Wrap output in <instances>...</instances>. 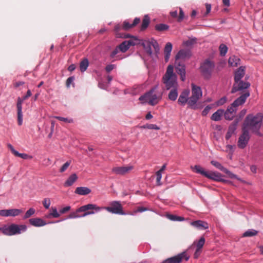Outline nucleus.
<instances>
[{
  "mask_svg": "<svg viewBox=\"0 0 263 263\" xmlns=\"http://www.w3.org/2000/svg\"><path fill=\"white\" fill-rule=\"evenodd\" d=\"M262 120V116H247L237 142V146L239 148L244 149L247 146L250 139L249 129L252 130L258 136H262V134L259 132Z\"/></svg>",
  "mask_w": 263,
  "mask_h": 263,
  "instance_id": "f257e3e1",
  "label": "nucleus"
},
{
  "mask_svg": "<svg viewBox=\"0 0 263 263\" xmlns=\"http://www.w3.org/2000/svg\"><path fill=\"white\" fill-rule=\"evenodd\" d=\"M162 82L164 85V88L170 90L174 88H179V85L177 80V76L174 72V67L169 65L166 72L162 77Z\"/></svg>",
  "mask_w": 263,
  "mask_h": 263,
  "instance_id": "f03ea898",
  "label": "nucleus"
},
{
  "mask_svg": "<svg viewBox=\"0 0 263 263\" xmlns=\"http://www.w3.org/2000/svg\"><path fill=\"white\" fill-rule=\"evenodd\" d=\"M157 86L152 88L148 92L141 96L139 100L142 103H146L154 106L158 104L162 98L161 92L156 91Z\"/></svg>",
  "mask_w": 263,
  "mask_h": 263,
  "instance_id": "7ed1b4c3",
  "label": "nucleus"
},
{
  "mask_svg": "<svg viewBox=\"0 0 263 263\" xmlns=\"http://www.w3.org/2000/svg\"><path fill=\"white\" fill-rule=\"evenodd\" d=\"M26 229L27 226L26 225L11 224L7 227L0 228V231L6 235H14L20 234L21 231H25Z\"/></svg>",
  "mask_w": 263,
  "mask_h": 263,
  "instance_id": "20e7f679",
  "label": "nucleus"
},
{
  "mask_svg": "<svg viewBox=\"0 0 263 263\" xmlns=\"http://www.w3.org/2000/svg\"><path fill=\"white\" fill-rule=\"evenodd\" d=\"M250 96L249 92H245L238 98H237L235 101L231 104V106L229 107L227 111L224 113V115H226L227 114H233L236 110V107L239 105H240L245 103L246 99Z\"/></svg>",
  "mask_w": 263,
  "mask_h": 263,
  "instance_id": "39448f33",
  "label": "nucleus"
},
{
  "mask_svg": "<svg viewBox=\"0 0 263 263\" xmlns=\"http://www.w3.org/2000/svg\"><path fill=\"white\" fill-rule=\"evenodd\" d=\"M215 65L214 62L206 60L201 65V71L204 77L207 79L209 78L213 70Z\"/></svg>",
  "mask_w": 263,
  "mask_h": 263,
  "instance_id": "423d86ee",
  "label": "nucleus"
},
{
  "mask_svg": "<svg viewBox=\"0 0 263 263\" xmlns=\"http://www.w3.org/2000/svg\"><path fill=\"white\" fill-rule=\"evenodd\" d=\"M129 38H130L129 40L123 42L118 46L119 49L122 52H126L130 46H135L139 44V40L136 37L130 36Z\"/></svg>",
  "mask_w": 263,
  "mask_h": 263,
  "instance_id": "0eeeda50",
  "label": "nucleus"
},
{
  "mask_svg": "<svg viewBox=\"0 0 263 263\" xmlns=\"http://www.w3.org/2000/svg\"><path fill=\"white\" fill-rule=\"evenodd\" d=\"M211 163L213 165H214V166L217 167V168L223 171L224 173H225L226 174H227L230 178H235L243 183H246L247 184H251L250 183L247 182L246 181L242 180L241 179L237 177L236 175H235V174L231 173L230 171H229L227 168H224L219 162L215 161V160H212L211 161Z\"/></svg>",
  "mask_w": 263,
  "mask_h": 263,
  "instance_id": "6e6552de",
  "label": "nucleus"
},
{
  "mask_svg": "<svg viewBox=\"0 0 263 263\" xmlns=\"http://www.w3.org/2000/svg\"><path fill=\"white\" fill-rule=\"evenodd\" d=\"M105 209L108 212L115 214H119L124 215V212L123 210V208L121 204L118 201H114L111 202L109 206L105 208Z\"/></svg>",
  "mask_w": 263,
  "mask_h": 263,
  "instance_id": "1a4fd4ad",
  "label": "nucleus"
},
{
  "mask_svg": "<svg viewBox=\"0 0 263 263\" xmlns=\"http://www.w3.org/2000/svg\"><path fill=\"white\" fill-rule=\"evenodd\" d=\"M223 176L219 173L218 172H210L208 173L206 177L210 179L216 181H220L226 183H228L230 184H233L232 181L230 180H225L222 178Z\"/></svg>",
  "mask_w": 263,
  "mask_h": 263,
  "instance_id": "9d476101",
  "label": "nucleus"
},
{
  "mask_svg": "<svg viewBox=\"0 0 263 263\" xmlns=\"http://www.w3.org/2000/svg\"><path fill=\"white\" fill-rule=\"evenodd\" d=\"M250 84L248 82H243L240 80L238 82H234L233 88L231 90V93H234L237 91L242 90L249 87Z\"/></svg>",
  "mask_w": 263,
  "mask_h": 263,
  "instance_id": "9b49d317",
  "label": "nucleus"
},
{
  "mask_svg": "<svg viewBox=\"0 0 263 263\" xmlns=\"http://www.w3.org/2000/svg\"><path fill=\"white\" fill-rule=\"evenodd\" d=\"M133 166L115 167L111 170L112 172L116 175H124L133 169Z\"/></svg>",
  "mask_w": 263,
  "mask_h": 263,
  "instance_id": "f8f14e48",
  "label": "nucleus"
},
{
  "mask_svg": "<svg viewBox=\"0 0 263 263\" xmlns=\"http://www.w3.org/2000/svg\"><path fill=\"white\" fill-rule=\"evenodd\" d=\"M190 93V91L188 89L184 90L180 94L179 99L178 100V102L179 104L184 105L186 103H187L188 100V96Z\"/></svg>",
  "mask_w": 263,
  "mask_h": 263,
  "instance_id": "ddd939ff",
  "label": "nucleus"
},
{
  "mask_svg": "<svg viewBox=\"0 0 263 263\" xmlns=\"http://www.w3.org/2000/svg\"><path fill=\"white\" fill-rule=\"evenodd\" d=\"M191 86L192 96L196 97L197 98L199 99L202 97V92L201 88L199 86L195 85L193 83L191 84Z\"/></svg>",
  "mask_w": 263,
  "mask_h": 263,
  "instance_id": "4468645a",
  "label": "nucleus"
},
{
  "mask_svg": "<svg viewBox=\"0 0 263 263\" xmlns=\"http://www.w3.org/2000/svg\"><path fill=\"white\" fill-rule=\"evenodd\" d=\"M245 67L240 66L235 72L234 76L235 82H239L243 77L245 73Z\"/></svg>",
  "mask_w": 263,
  "mask_h": 263,
  "instance_id": "2eb2a0df",
  "label": "nucleus"
},
{
  "mask_svg": "<svg viewBox=\"0 0 263 263\" xmlns=\"http://www.w3.org/2000/svg\"><path fill=\"white\" fill-rule=\"evenodd\" d=\"M177 73L180 76L181 81L185 80V68L184 65L179 64L176 67Z\"/></svg>",
  "mask_w": 263,
  "mask_h": 263,
  "instance_id": "dca6fc26",
  "label": "nucleus"
},
{
  "mask_svg": "<svg viewBox=\"0 0 263 263\" xmlns=\"http://www.w3.org/2000/svg\"><path fill=\"white\" fill-rule=\"evenodd\" d=\"M191 224L195 227L204 230L209 228V224L206 222L200 220L194 221Z\"/></svg>",
  "mask_w": 263,
  "mask_h": 263,
  "instance_id": "f3484780",
  "label": "nucleus"
},
{
  "mask_svg": "<svg viewBox=\"0 0 263 263\" xmlns=\"http://www.w3.org/2000/svg\"><path fill=\"white\" fill-rule=\"evenodd\" d=\"M29 221L31 225L35 227L43 226L46 224L44 220L40 218H31L29 220Z\"/></svg>",
  "mask_w": 263,
  "mask_h": 263,
  "instance_id": "a211bd4d",
  "label": "nucleus"
},
{
  "mask_svg": "<svg viewBox=\"0 0 263 263\" xmlns=\"http://www.w3.org/2000/svg\"><path fill=\"white\" fill-rule=\"evenodd\" d=\"M140 21V18H137V17H136L134 19L132 24H130L127 21H124L123 24V29L124 30H127L132 28H133L134 27L136 26L138 24H139Z\"/></svg>",
  "mask_w": 263,
  "mask_h": 263,
  "instance_id": "6ab92c4d",
  "label": "nucleus"
},
{
  "mask_svg": "<svg viewBox=\"0 0 263 263\" xmlns=\"http://www.w3.org/2000/svg\"><path fill=\"white\" fill-rule=\"evenodd\" d=\"M198 99L191 96L188 98L187 104L192 109H196L199 108L198 105L197 104Z\"/></svg>",
  "mask_w": 263,
  "mask_h": 263,
  "instance_id": "aec40b11",
  "label": "nucleus"
},
{
  "mask_svg": "<svg viewBox=\"0 0 263 263\" xmlns=\"http://www.w3.org/2000/svg\"><path fill=\"white\" fill-rule=\"evenodd\" d=\"M170 15L173 18H177V21L179 22H181L184 17V12L181 8H179V15L178 16L177 11L176 10L171 11Z\"/></svg>",
  "mask_w": 263,
  "mask_h": 263,
  "instance_id": "412c9836",
  "label": "nucleus"
},
{
  "mask_svg": "<svg viewBox=\"0 0 263 263\" xmlns=\"http://www.w3.org/2000/svg\"><path fill=\"white\" fill-rule=\"evenodd\" d=\"M172 50V44L170 42H168L165 45L164 53L165 62H167L170 59L171 52Z\"/></svg>",
  "mask_w": 263,
  "mask_h": 263,
  "instance_id": "4be33fe9",
  "label": "nucleus"
},
{
  "mask_svg": "<svg viewBox=\"0 0 263 263\" xmlns=\"http://www.w3.org/2000/svg\"><path fill=\"white\" fill-rule=\"evenodd\" d=\"M191 56V52L189 50H181L176 55V59L189 58Z\"/></svg>",
  "mask_w": 263,
  "mask_h": 263,
  "instance_id": "5701e85b",
  "label": "nucleus"
},
{
  "mask_svg": "<svg viewBox=\"0 0 263 263\" xmlns=\"http://www.w3.org/2000/svg\"><path fill=\"white\" fill-rule=\"evenodd\" d=\"M123 29V26H122L120 24H117L115 26L114 30L116 32V36L117 37H121V38H128L130 37V35L129 34H121L119 33V31L121 29Z\"/></svg>",
  "mask_w": 263,
  "mask_h": 263,
  "instance_id": "b1692460",
  "label": "nucleus"
},
{
  "mask_svg": "<svg viewBox=\"0 0 263 263\" xmlns=\"http://www.w3.org/2000/svg\"><path fill=\"white\" fill-rule=\"evenodd\" d=\"M90 192L91 190L88 187H78L75 191V193L81 195H87Z\"/></svg>",
  "mask_w": 263,
  "mask_h": 263,
  "instance_id": "393cba45",
  "label": "nucleus"
},
{
  "mask_svg": "<svg viewBox=\"0 0 263 263\" xmlns=\"http://www.w3.org/2000/svg\"><path fill=\"white\" fill-rule=\"evenodd\" d=\"M178 88H174L170 89V91L168 93V98L170 100L175 101L176 100L178 95Z\"/></svg>",
  "mask_w": 263,
  "mask_h": 263,
  "instance_id": "a878e982",
  "label": "nucleus"
},
{
  "mask_svg": "<svg viewBox=\"0 0 263 263\" xmlns=\"http://www.w3.org/2000/svg\"><path fill=\"white\" fill-rule=\"evenodd\" d=\"M78 179V177L76 174L71 175L67 180L65 181L64 185L65 186H71Z\"/></svg>",
  "mask_w": 263,
  "mask_h": 263,
  "instance_id": "bb28decb",
  "label": "nucleus"
},
{
  "mask_svg": "<svg viewBox=\"0 0 263 263\" xmlns=\"http://www.w3.org/2000/svg\"><path fill=\"white\" fill-rule=\"evenodd\" d=\"M181 262V258L177 255L164 260L162 263H180Z\"/></svg>",
  "mask_w": 263,
  "mask_h": 263,
  "instance_id": "cd10ccee",
  "label": "nucleus"
},
{
  "mask_svg": "<svg viewBox=\"0 0 263 263\" xmlns=\"http://www.w3.org/2000/svg\"><path fill=\"white\" fill-rule=\"evenodd\" d=\"M240 59L235 55L229 58L228 63L231 66H237L239 64Z\"/></svg>",
  "mask_w": 263,
  "mask_h": 263,
  "instance_id": "c85d7f7f",
  "label": "nucleus"
},
{
  "mask_svg": "<svg viewBox=\"0 0 263 263\" xmlns=\"http://www.w3.org/2000/svg\"><path fill=\"white\" fill-rule=\"evenodd\" d=\"M142 45L146 51V53L149 55H151L152 53L151 42L145 41L142 43Z\"/></svg>",
  "mask_w": 263,
  "mask_h": 263,
  "instance_id": "c756f323",
  "label": "nucleus"
},
{
  "mask_svg": "<svg viewBox=\"0 0 263 263\" xmlns=\"http://www.w3.org/2000/svg\"><path fill=\"white\" fill-rule=\"evenodd\" d=\"M89 65L88 60L87 59H83L80 63V68L82 72L85 71Z\"/></svg>",
  "mask_w": 263,
  "mask_h": 263,
  "instance_id": "7c9ffc66",
  "label": "nucleus"
},
{
  "mask_svg": "<svg viewBox=\"0 0 263 263\" xmlns=\"http://www.w3.org/2000/svg\"><path fill=\"white\" fill-rule=\"evenodd\" d=\"M10 148L11 149V150L12 151V153L16 156H18V157H20L23 159H31L32 158V157L31 156H30L27 154H20V153H18L17 151H16L15 150H14V149L12 147V146H10Z\"/></svg>",
  "mask_w": 263,
  "mask_h": 263,
  "instance_id": "2f4dec72",
  "label": "nucleus"
},
{
  "mask_svg": "<svg viewBox=\"0 0 263 263\" xmlns=\"http://www.w3.org/2000/svg\"><path fill=\"white\" fill-rule=\"evenodd\" d=\"M149 17L147 15H145L143 18L142 23L141 25V30H145L149 24Z\"/></svg>",
  "mask_w": 263,
  "mask_h": 263,
  "instance_id": "473e14b6",
  "label": "nucleus"
},
{
  "mask_svg": "<svg viewBox=\"0 0 263 263\" xmlns=\"http://www.w3.org/2000/svg\"><path fill=\"white\" fill-rule=\"evenodd\" d=\"M193 170L196 173H199L206 177L208 172L205 171L203 168L200 165H195L193 168Z\"/></svg>",
  "mask_w": 263,
  "mask_h": 263,
  "instance_id": "72a5a7b5",
  "label": "nucleus"
},
{
  "mask_svg": "<svg viewBox=\"0 0 263 263\" xmlns=\"http://www.w3.org/2000/svg\"><path fill=\"white\" fill-rule=\"evenodd\" d=\"M205 243V238L203 236L200 237L199 240L197 243L195 242L194 243V245H196V249L202 250V248Z\"/></svg>",
  "mask_w": 263,
  "mask_h": 263,
  "instance_id": "f704fd0d",
  "label": "nucleus"
},
{
  "mask_svg": "<svg viewBox=\"0 0 263 263\" xmlns=\"http://www.w3.org/2000/svg\"><path fill=\"white\" fill-rule=\"evenodd\" d=\"M155 29L158 31H163L167 30L169 28V26L164 24H159L155 26Z\"/></svg>",
  "mask_w": 263,
  "mask_h": 263,
  "instance_id": "c9c22d12",
  "label": "nucleus"
},
{
  "mask_svg": "<svg viewBox=\"0 0 263 263\" xmlns=\"http://www.w3.org/2000/svg\"><path fill=\"white\" fill-rule=\"evenodd\" d=\"M165 216L170 220H177V221H183L184 220V217L181 216H178L176 215H172L168 213H166Z\"/></svg>",
  "mask_w": 263,
  "mask_h": 263,
  "instance_id": "e433bc0d",
  "label": "nucleus"
},
{
  "mask_svg": "<svg viewBox=\"0 0 263 263\" xmlns=\"http://www.w3.org/2000/svg\"><path fill=\"white\" fill-rule=\"evenodd\" d=\"M235 129L236 128L234 126H231L229 127L228 131L227 132V134L226 135V138L227 140L231 138L232 135L234 134Z\"/></svg>",
  "mask_w": 263,
  "mask_h": 263,
  "instance_id": "4c0bfd02",
  "label": "nucleus"
},
{
  "mask_svg": "<svg viewBox=\"0 0 263 263\" xmlns=\"http://www.w3.org/2000/svg\"><path fill=\"white\" fill-rule=\"evenodd\" d=\"M8 216H15L18 215L22 213V211L18 209H10L8 210Z\"/></svg>",
  "mask_w": 263,
  "mask_h": 263,
  "instance_id": "58836bf2",
  "label": "nucleus"
},
{
  "mask_svg": "<svg viewBox=\"0 0 263 263\" xmlns=\"http://www.w3.org/2000/svg\"><path fill=\"white\" fill-rule=\"evenodd\" d=\"M258 232L256 230L247 231L245 232L242 236L243 237H251L255 236L257 234Z\"/></svg>",
  "mask_w": 263,
  "mask_h": 263,
  "instance_id": "ea45409f",
  "label": "nucleus"
},
{
  "mask_svg": "<svg viewBox=\"0 0 263 263\" xmlns=\"http://www.w3.org/2000/svg\"><path fill=\"white\" fill-rule=\"evenodd\" d=\"M220 53L221 56L226 55L228 51V47L224 44H221L219 46Z\"/></svg>",
  "mask_w": 263,
  "mask_h": 263,
  "instance_id": "a19ab883",
  "label": "nucleus"
},
{
  "mask_svg": "<svg viewBox=\"0 0 263 263\" xmlns=\"http://www.w3.org/2000/svg\"><path fill=\"white\" fill-rule=\"evenodd\" d=\"M35 213V210L32 209H29L25 213L24 216V219H27L30 217H31L32 215H33Z\"/></svg>",
  "mask_w": 263,
  "mask_h": 263,
  "instance_id": "79ce46f5",
  "label": "nucleus"
},
{
  "mask_svg": "<svg viewBox=\"0 0 263 263\" xmlns=\"http://www.w3.org/2000/svg\"><path fill=\"white\" fill-rule=\"evenodd\" d=\"M151 42L152 46L153 47L155 51L156 52H158L160 50V48H159V46L158 42L154 39H152L151 41Z\"/></svg>",
  "mask_w": 263,
  "mask_h": 263,
  "instance_id": "37998d69",
  "label": "nucleus"
},
{
  "mask_svg": "<svg viewBox=\"0 0 263 263\" xmlns=\"http://www.w3.org/2000/svg\"><path fill=\"white\" fill-rule=\"evenodd\" d=\"M55 118L60 121L65 123H70L72 122V120L68 118H65L63 116H55Z\"/></svg>",
  "mask_w": 263,
  "mask_h": 263,
  "instance_id": "c03bdc74",
  "label": "nucleus"
},
{
  "mask_svg": "<svg viewBox=\"0 0 263 263\" xmlns=\"http://www.w3.org/2000/svg\"><path fill=\"white\" fill-rule=\"evenodd\" d=\"M22 101L18 98L17 102V115H21L22 114Z\"/></svg>",
  "mask_w": 263,
  "mask_h": 263,
  "instance_id": "a18cd8bd",
  "label": "nucleus"
},
{
  "mask_svg": "<svg viewBox=\"0 0 263 263\" xmlns=\"http://www.w3.org/2000/svg\"><path fill=\"white\" fill-rule=\"evenodd\" d=\"M195 43H196V39H189L187 41H184L183 42V44H184V45L189 47V46H191L192 45L194 44Z\"/></svg>",
  "mask_w": 263,
  "mask_h": 263,
  "instance_id": "49530a36",
  "label": "nucleus"
},
{
  "mask_svg": "<svg viewBox=\"0 0 263 263\" xmlns=\"http://www.w3.org/2000/svg\"><path fill=\"white\" fill-rule=\"evenodd\" d=\"M212 107V105H208L205 107V108L202 111V115H206L209 113L210 109H211Z\"/></svg>",
  "mask_w": 263,
  "mask_h": 263,
  "instance_id": "de8ad7c7",
  "label": "nucleus"
},
{
  "mask_svg": "<svg viewBox=\"0 0 263 263\" xmlns=\"http://www.w3.org/2000/svg\"><path fill=\"white\" fill-rule=\"evenodd\" d=\"M178 256H179V257H181V260H182V259H183V258H185V260H186V261H187V260H189V257H189V255H187V254H186V253L185 252H182V253H180V254H178Z\"/></svg>",
  "mask_w": 263,
  "mask_h": 263,
  "instance_id": "09e8293b",
  "label": "nucleus"
},
{
  "mask_svg": "<svg viewBox=\"0 0 263 263\" xmlns=\"http://www.w3.org/2000/svg\"><path fill=\"white\" fill-rule=\"evenodd\" d=\"M156 175H157V184L158 185H160L161 184V183L160 182V180H161V173H160V171L157 172Z\"/></svg>",
  "mask_w": 263,
  "mask_h": 263,
  "instance_id": "8fccbe9b",
  "label": "nucleus"
},
{
  "mask_svg": "<svg viewBox=\"0 0 263 263\" xmlns=\"http://www.w3.org/2000/svg\"><path fill=\"white\" fill-rule=\"evenodd\" d=\"M226 101H227V98L223 97V98H221L220 99H219L217 102V105H222L223 104H224L226 102Z\"/></svg>",
  "mask_w": 263,
  "mask_h": 263,
  "instance_id": "3c124183",
  "label": "nucleus"
},
{
  "mask_svg": "<svg viewBox=\"0 0 263 263\" xmlns=\"http://www.w3.org/2000/svg\"><path fill=\"white\" fill-rule=\"evenodd\" d=\"M43 204L46 209H48L50 204V200L48 199H45L43 201Z\"/></svg>",
  "mask_w": 263,
  "mask_h": 263,
  "instance_id": "603ef678",
  "label": "nucleus"
},
{
  "mask_svg": "<svg viewBox=\"0 0 263 263\" xmlns=\"http://www.w3.org/2000/svg\"><path fill=\"white\" fill-rule=\"evenodd\" d=\"M115 66L112 64L108 65L105 67V70L107 72H109L111 71L114 68Z\"/></svg>",
  "mask_w": 263,
  "mask_h": 263,
  "instance_id": "864d4df0",
  "label": "nucleus"
},
{
  "mask_svg": "<svg viewBox=\"0 0 263 263\" xmlns=\"http://www.w3.org/2000/svg\"><path fill=\"white\" fill-rule=\"evenodd\" d=\"M70 165V162H66L61 168L60 172H63Z\"/></svg>",
  "mask_w": 263,
  "mask_h": 263,
  "instance_id": "5fc2aeb1",
  "label": "nucleus"
},
{
  "mask_svg": "<svg viewBox=\"0 0 263 263\" xmlns=\"http://www.w3.org/2000/svg\"><path fill=\"white\" fill-rule=\"evenodd\" d=\"M51 215L53 217L55 218H58L60 216L59 213L57 212V210L55 209H52V212L51 213Z\"/></svg>",
  "mask_w": 263,
  "mask_h": 263,
  "instance_id": "6e6d98bb",
  "label": "nucleus"
},
{
  "mask_svg": "<svg viewBox=\"0 0 263 263\" xmlns=\"http://www.w3.org/2000/svg\"><path fill=\"white\" fill-rule=\"evenodd\" d=\"M74 79V77H69L66 80V86L69 87L71 83L73 81Z\"/></svg>",
  "mask_w": 263,
  "mask_h": 263,
  "instance_id": "4d7b16f0",
  "label": "nucleus"
},
{
  "mask_svg": "<svg viewBox=\"0 0 263 263\" xmlns=\"http://www.w3.org/2000/svg\"><path fill=\"white\" fill-rule=\"evenodd\" d=\"M201 253V250H198V249H196L195 252L194 254V258L195 259H197L199 257Z\"/></svg>",
  "mask_w": 263,
  "mask_h": 263,
  "instance_id": "13d9d810",
  "label": "nucleus"
},
{
  "mask_svg": "<svg viewBox=\"0 0 263 263\" xmlns=\"http://www.w3.org/2000/svg\"><path fill=\"white\" fill-rule=\"evenodd\" d=\"M8 210H0V215L2 216H8Z\"/></svg>",
  "mask_w": 263,
  "mask_h": 263,
  "instance_id": "bf43d9fd",
  "label": "nucleus"
},
{
  "mask_svg": "<svg viewBox=\"0 0 263 263\" xmlns=\"http://www.w3.org/2000/svg\"><path fill=\"white\" fill-rule=\"evenodd\" d=\"M148 209L142 206L138 207L137 209L134 211L135 213L141 212L143 211H147Z\"/></svg>",
  "mask_w": 263,
  "mask_h": 263,
  "instance_id": "052dcab7",
  "label": "nucleus"
},
{
  "mask_svg": "<svg viewBox=\"0 0 263 263\" xmlns=\"http://www.w3.org/2000/svg\"><path fill=\"white\" fill-rule=\"evenodd\" d=\"M84 207L86 208V210L87 211L88 210H92L96 209L95 205L92 204H88L87 205H84Z\"/></svg>",
  "mask_w": 263,
  "mask_h": 263,
  "instance_id": "680f3d73",
  "label": "nucleus"
},
{
  "mask_svg": "<svg viewBox=\"0 0 263 263\" xmlns=\"http://www.w3.org/2000/svg\"><path fill=\"white\" fill-rule=\"evenodd\" d=\"M205 8H206V13H205V15H207L208 14H209L210 11H211V5L210 4H205Z\"/></svg>",
  "mask_w": 263,
  "mask_h": 263,
  "instance_id": "e2e57ef3",
  "label": "nucleus"
},
{
  "mask_svg": "<svg viewBox=\"0 0 263 263\" xmlns=\"http://www.w3.org/2000/svg\"><path fill=\"white\" fill-rule=\"evenodd\" d=\"M70 207L69 206H66V207L62 209L61 210H60V212L62 214L68 212L70 210Z\"/></svg>",
  "mask_w": 263,
  "mask_h": 263,
  "instance_id": "0e129e2a",
  "label": "nucleus"
},
{
  "mask_svg": "<svg viewBox=\"0 0 263 263\" xmlns=\"http://www.w3.org/2000/svg\"><path fill=\"white\" fill-rule=\"evenodd\" d=\"M31 96V91L30 90H28L26 95L23 97V100H26L27 98H28Z\"/></svg>",
  "mask_w": 263,
  "mask_h": 263,
  "instance_id": "69168bd1",
  "label": "nucleus"
},
{
  "mask_svg": "<svg viewBox=\"0 0 263 263\" xmlns=\"http://www.w3.org/2000/svg\"><path fill=\"white\" fill-rule=\"evenodd\" d=\"M24 84V82H22V81H19V82H15L14 84V87H19L20 86H21V85H23Z\"/></svg>",
  "mask_w": 263,
  "mask_h": 263,
  "instance_id": "338daca9",
  "label": "nucleus"
},
{
  "mask_svg": "<svg viewBox=\"0 0 263 263\" xmlns=\"http://www.w3.org/2000/svg\"><path fill=\"white\" fill-rule=\"evenodd\" d=\"M223 111L222 110H218L213 114L212 115H223Z\"/></svg>",
  "mask_w": 263,
  "mask_h": 263,
  "instance_id": "774afa93",
  "label": "nucleus"
}]
</instances>
